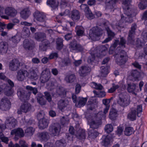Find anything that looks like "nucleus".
Returning a JSON list of instances; mask_svg holds the SVG:
<instances>
[{
    "mask_svg": "<svg viewBox=\"0 0 147 147\" xmlns=\"http://www.w3.org/2000/svg\"><path fill=\"white\" fill-rule=\"evenodd\" d=\"M90 111H86L84 114L90 127L88 130V138L92 140L98 136V132L94 129H97L101 124V119L102 117L105 118V114L108 111H100L97 113H90Z\"/></svg>",
    "mask_w": 147,
    "mask_h": 147,
    "instance_id": "1",
    "label": "nucleus"
},
{
    "mask_svg": "<svg viewBox=\"0 0 147 147\" xmlns=\"http://www.w3.org/2000/svg\"><path fill=\"white\" fill-rule=\"evenodd\" d=\"M131 2V0H124L123 1V4L125 6L123 7L124 13L129 18L134 17L136 15L135 10L130 8L128 6Z\"/></svg>",
    "mask_w": 147,
    "mask_h": 147,
    "instance_id": "2",
    "label": "nucleus"
},
{
    "mask_svg": "<svg viewBox=\"0 0 147 147\" xmlns=\"http://www.w3.org/2000/svg\"><path fill=\"white\" fill-rule=\"evenodd\" d=\"M126 43V40L123 37L120 38V41H119L118 40H115L114 43L109 48V53L110 54L112 53L118 45L122 48H125Z\"/></svg>",
    "mask_w": 147,
    "mask_h": 147,
    "instance_id": "3",
    "label": "nucleus"
},
{
    "mask_svg": "<svg viewBox=\"0 0 147 147\" xmlns=\"http://www.w3.org/2000/svg\"><path fill=\"white\" fill-rule=\"evenodd\" d=\"M61 126L58 123H53L49 126L48 131L49 134L51 136H58L61 131Z\"/></svg>",
    "mask_w": 147,
    "mask_h": 147,
    "instance_id": "4",
    "label": "nucleus"
},
{
    "mask_svg": "<svg viewBox=\"0 0 147 147\" xmlns=\"http://www.w3.org/2000/svg\"><path fill=\"white\" fill-rule=\"evenodd\" d=\"M130 102V99L128 95H124L122 93L119 95L117 103L120 106L126 107L129 105Z\"/></svg>",
    "mask_w": 147,
    "mask_h": 147,
    "instance_id": "5",
    "label": "nucleus"
},
{
    "mask_svg": "<svg viewBox=\"0 0 147 147\" xmlns=\"http://www.w3.org/2000/svg\"><path fill=\"white\" fill-rule=\"evenodd\" d=\"M69 48L70 51L74 52V51L77 52H81L84 49L83 47L81 44L77 43L76 40L71 42L69 44Z\"/></svg>",
    "mask_w": 147,
    "mask_h": 147,
    "instance_id": "6",
    "label": "nucleus"
},
{
    "mask_svg": "<svg viewBox=\"0 0 147 147\" xmlns=\"http://www.w3.org/2000/svg\"><path fill=\"white\" fill-rule=\"evenodd\" d=\"M137 28V25L136 23H135L131 24L127 37L128 42L132 44L134 42V36L136 34V31Z\"/></svg>",
    "mask_w": 147,
    "mask_h": 147,
    "instance_id": "7",
    "label": "nucleus"
},
{
    "mask_svg": "<svg viewBox=\"0 0 147 147\" xmlns=\"http://www.w3.org/2000/svg\"><path fill=\"white\" fill-rule=\"evenodd\" d=\"M23 46L26 50H32L35 47V43L31 39H25L23 42Z\"/></svg>",
    "mask_w": 147,
    "mask_h": 147,
    "instance_id": "8",
    "label": "nucleus"
},
{
    "mask_svg": "<svg viewBox=\"0 0 147 147\" xmlns=\"http://www.w3.org/2000/svg\"><path fill=\"white\" fill-rule=\"evenodd\" d=\"M127 53L123 50H121L120 52V56L116 60L117 64L119 65H122L126 62L127 60Z\"/></svg>",
    "mask_w": 147,
    "mask_h": 147,
    "instance_id": "9",
    "label": "nucleus"
},
{
    "mask_svg": "<svg viewBox=\"0 0 147 147\" xmlns=\"http://www.w3.org/2000/svg\"><path fill=\"white\" fill-rule=\"evenodd\" d=\"M11 105L9 99L7 97H4L1 99L0 109L4 108L5 109L4 110H5V109L9 110L11 107Z\"/></svg>",
    "mask_w": 147,
    "mask_h": 147,
    "instance_id": "10",
    "label": "nucleus"
},
{
    "mask_svg": "<svg viewBox=\"0 0 147 147\" xmlns=\"http://www.w3.org/2000/svg\"><path fill=\"white\" fill-rule=\"evenodd\" d=\"M80 8L81 10L85 12L86 16L89 19H92L94 18L93 14L87 5L82 4L80 6Z\"/></svg>",
    "mask_w": 147,
    "mask_h": 147,
    "instance_id": "11",
    "label": "nucleus"
},
{
    "mask_svg": "<svg viewBox=\"0 0 147 147\" xmlns=\"http://www.w3.org/2000/svg\"><path fill=\"white\" fill-rule=\"evenodd\" d=\"M33 16L37 21L40 22H44L46 19V16L42 13L38 11H35L33 13Z\"/></svg>",
    "mask_w": 147,
    "mask_h": 147,
    "instance_id": "12",
    "label": "nucleus"
},
{
    "mask_svg": "<svg viewBox=\"0 0 147 147\" xmlns=\"http://www.w3.org/2000/svg\"><path fill=\"white\" fill-rule=\"evenodd\" d=\"M50 73L47 72V69H45L42 72L40 78V82L42 83H47L50 80Z\"/></svg>",
    "mask_w": 147,
    "mask_h": 147,
    "instance_id": "13",
    "label": "nucleus"
},
{
    "mask_svg": "<svg viewBox=\"0 0 147 147\" xmlns=\"http://www.w3.org/2000/svg\"><path fill=\"white\" fill-rule=\"evenodd\" d=\"M11 135H15V139L17 140L19 138L24 136L23 130L21 128H18L12 130L11 132Z\"/></svg>",
    "mask_w": 147,
    "mask_h": 147,
    "instance_id": "14",
    "label": "nucleus"
},
{
    "mask_svg": "<svg viewBox=\"0 0 147 147\" xmlns=\"http://www.w3.org/2000/svg\"><path fill=\"white\" fill-rule=\"evenodd\" d=\"M91 68L86 65L81 66L79 69V74L81 76L84 77L90 72Z\"/></svg>",
    "mask_w": 147,
    "mask_h": 147,
    "instance_id": "15",
    "label": "nucleus"
},
{
    "mask_svg": "<svg viewBox=\"0 0 147 147\" xmlns=\"http://www.w3.org/2000/svg\"><path fill=\"white\" fill-rule=\"evenodd\" d=\"M20 66V63L18 60L14 59L10 62L9 68L11 71H15L18 69Z\"/></svg>",
    "mask_w": 147,
    "mask_h": 147,
    "instance_id": "16",
    "label": "nucleus"
},
{
    "mask_svg": "<svg viewBox=\"0 0 147 147\" xmlns=\"http://www.w3.org/2000/svg\"><path fill=\"white\" fill-rule=\"evenodd\" d=\"M50 42L48 40L44 39L39 45L40 50L45 51L50 46Z\"/></svg>",
    "mask_w": 147,
    "mask_h": 147,
    "instance_id": "17",
    "label": "nucleus"
},
{
    "mask_svg": "<svg viewBox=\"0 0 147 147\" xmlns=\"http://www.w3.org/2000/svg\"><path fill=\"white\" fill-rule=\"evenodd\" d=\"M49 124V121L47 119L43 118L39 121V128L41 129L47 128Z\"/></svg>",
    "mask_w": 147,
    "mask_h": 147,
    "instance_id": "18",
    "label": "nucleus"
},
{
    "mask_svg": "<svg viewBox=\"0 0 147 147\" xmlns=\"http://www.w3.org/2000/svg\"><path fill=\"white\" fill-rule=\"evenodd\" d=\"M8 48L7 42L2 41L0 42V54H3L7 53Z\"/></svg>",
    "mask_w": 147,
    "mask_h": 147,
    "instance_id": "19",
    "label": "nucleus"
},
{
    "mask_svg": "<svg viewBox=\"0 0 147 147\" xmlns=\"http://www.w3.org/2000/svg\"><path fill=\"white\" fill-rule=\"evenodd\" d=\"M129 76L133 77L135 80H138L140 74V72L136 69H132L129 72Z\"/></svg>",
    "mask_w": 147,
    "mask_h": 147,
    "instance_id": "20",
    "label": "nucleus"
},
{
    "mask_svg": "<svg viewBox=\"0 0 147 147\" xmlns=\"http://www.w3.org/2000/svg\"><path fill=\"white\" fill-rule=\"evenodd\" d=\"M35 39L38 41H42L46 38V34L42 32H37L34 35Z\"/></svg>",
    "mask_w": 147,
    "mask_h": 147,
    "instance_id": "21",
    "label": "nucleus"
},
{
    "mask_svg": "<svg viewBox=\"0 0 147 147\" xmlns=\"http://www.w3.org/2000/svg\"><path fill=\"white\" fill-rule=\"evenodd\" d=\"M71 18L74 21H78L80 18V12L77 10H73L71 13Z\"/></svg>",
    "mask_w": 147,
    "mask_h": 147,
    "instance_id": "22",
    "label": "nucleus"
},
{
    "mask_svg": "<svg viewBox=\"0 0 147 147\" xmlns=\"http://www.w3.org/2000/svg\"><path fill=\"white\" fill-rule=\"evenodd\" d=\"M75 135L77 138L80 140H83L86 138L85 131L82 129H79L76 133Z\"/></svg>",
    "mask_w": 147,
    "mask_h": 147,
    "instance_id": "23",
    "label": "nucleus"
},
{
    "mask_svg": "<svg viewBox=\"0 0 147 147\" xmlns=\"http://www.w3.org/2000/svg\"><path fill=\"white\" fill-rule=\"evenodd\" d=\"M17 11L12 7H8L5 10V13L7 15L11 17H14L17 13Z\"/></svg>",
    "mask_w": 147,
    "mask_h": 147,
    "instance_id": "24",
    "label": "nucleus"
},
{
    "mask_svg": "<svg viewBox=\"0 0 147 147\" xmlns=\"http://www.w3.org/2000/svg\"><path fill=\"white\" fill-rule=\"evenodd\" d=\"M59 3L58 0H47V4L54 9L57 8Z\"/></svg>",
    "mask_w": 147,
    "mask_h": 147,
    "instance_id": "25",
    "label": "nucleus"
},
{
    "mask_svg": "<svg viewBox=\"0 0 147 147\" xmlns=\"http://www.w3.org/2000/svg\"><path fill=\"white\" fill-rule=\"evenodd\" d=\"M87 101L86 98H79L76 103V106L78 107H81L85 105Z\"/></svg>",
    "mask_w": 147,
    "mask_h": 147,
    "instance_id": "26",
    "label": "nucleus"
},
{
    "mask_svg": "<svg viewBox=\"0 0 147 147\" xmlns=\"http://www.w3.org/2000/svg\"><path fill=\"white\" fill-rule=\"evenodd\" d=\"M92 32L94 35L97 36H100L103 33L102 29L97 26L94 27L92 28Z\"/></svg>",
    "mask_w": 147,
    "mask_h": 147,
    "instance_id": "27",
    "label": "nucleus"
},
{
    "mask_svg": "<svg viewBox=\"0 0 147 147\" xmlns=\"http://www.w3.org/2000/svg\"><path fill=\"white\" fill-rule=\"evenodd\" d=\"M68 103L69 102L67 100H60L58 102V107L60 110H62V109L67 107Z\"/></svg>",
    "mask_w": 147,
    "mask_h": 147,
    "instance_id": "28",
    "label": "nucleus"
},
{
    "mask_svg": "<svg viewBox=\"0 0 147 147\" xmlns=\"http://www.w3.org/2000/svg\"><path fill=\"white\" fill-rule=\"evenodd\" d=\"M86 105L87 110H92L97 107L96 103L92 100H88Z\"/></svg>",
    "mask_w": 147,
    "mask_h": 147,
    "instance_id": "29",
    "label": "nucleus"
},
{
    "mask_svg": "<svg viewBox=\"0 0 147 147\" xmlns=\"http://www.w3.org/2000/svg\"><path fill=\"white\" fill-rule=\"evenodd\" d=\"M19 143L21 145V146L17 143L13 144L12 142L11 141L9 142L8 145V147H28V144L24 141H20Z\"/></svg>",
    "mask_w": 147,
    "mask_h": 147,
    "instance_id": "30",
    "label": "nucleus"
},
{
    "mask_svg": "<svg viewBox=\"0 0 147 147\" xmlns=\"http://www.w3.org/2000/svg\"><path fill=\"white\" fill-rule=\"evenodd\" d=\"M37 102L41 105H45L46 102V101L44 98L43 95L41 93H38L36 96Z\"/></svg>",
    "mask_w": 147,
    "mask_h": 147,
    "instance_id": "31",
    "label": "nucleus"
},
{
    "mask_svg": "<svg viewBox=\"0 0 147 147\" xmlns=\"http://www.w3.org/2000/svg\"><path fill=\"white\" fill-rule=\"evenodd\" d=\"M30 14V11L28 8L24 9L20 12L21 17L25 19L28 18Z\"/></svg>",
    "mask_w": 147,
    "mask_h": 147,
    "instance_id": "32",
    "label": "nucleus"
},
{
    "mask_svg": "<svg viewBox=\"0 0 147 147\" xmlns=\"http://www.w3.org/2000/svg\"><path fill=\"white\" fill-rule=\"evenodd\" d=\"M116 0H106V7L107 9H112L115 5Z\"/></svg>",
    "mask_w": 147,
    "mask_h": 147,
    "instance_id": "33",
    "label": "nucleus"
},
{
    "mask_svg": "<svg viewBox=\"0 0 147 147\" xmlns=\"http://www.w3.org/2000/svg\"><path fill=\"white\" fill-rule=\"evenodd\" d=\"M7 121L8 123H7L6 125L9 127L10 129H12L15 127L16 120L15 119L12 117L10 118L7 120Z\"/></svg>",
    "mask_w": 147,
    "mask_h": 147,
    "instance_id": "34",
    "label": "nucleus"
},
{
    "mask_svg": "<svg viewBox=\"0 0 147 147\" xmlns=\"http://www.w3.org/2000/svg\"><path fill=\"white\" fill-rule=\"evenodd\" d=\"M76 79L75 75L71 74L67 75L65 78V80L67 83H71L74 82Z\"/></svg>",
    "mask_w": 147,
    "mask_h": 147,
    "instance_id": "35",
    "label": "nucleus"
},
{
    "mask_svg": "<svg viewBox=\"0 0 147 147\" xmlns=\"http://www.w3.org/2000/svg\"><path fill=\"white\" fill-rule=\"evenodd\" d=\"M13 90L11 87L6 86L4 88V93L5 95L7 96H11L13 94Z\"/></svg>",
    "mask_w": 147,
    "mask_h": 147,
    "instance_id": "36",
    "label": "nucleus"
},
{
    "mask_svg": "<svg viewBox=\"0 0 147 147\" xmlns=\"http://www.w3.org/2000/svg\"><path fill=\"white\" fill-rule=\"evenodd\" d=\"M136 111H131L128 114L127 118L131 121H133L136 119Z\"/></svg>",
    "mask_w": 147,
    "mask_h": 147,
    "instance_id": "37",
    "label": "nucleus"
},
{
    "mask_svg": "<svg viewBox=\"0 0 147 147\" xmlns=\"http://www.w3.org/2000/svg\"><path fill=\"white\" fill-rule=\"evenodd\" d=\"M25 72H26L27 71H23L21 70L18 71L17 76V78L18 81H22L24 80L25 77Z\"/></svg>",
    "mask_w": 147,
    "mask_h": 147,
    "instance_id": "38",
    "label": "nucleus"
},
{
    "mask_svg": "<svg viewBox=\"0 0 147 147\" xmlns=\"http://www.w3.org/2000/svg\"><path fill=\"white\" fill-rule=\"evenodd\" d=\"M63 40L61 38H58L56 41V48L58 50H60L62 49L63 47Z\"/></svg>",
    "mask_w": 147,
    "mask_h": 147,
    "instance_id": "39",
    "label": "nucleus"
},
{
    "mask_svg": "<svg viewBox=\"0 0 147 147\" xmlns=\"http://www.w3.org/2000/svg\"><path fill=\"white\" fill-rule=\"evenodd\" d=\"M135 132L134 128L131 127H128L125 128V134L127 136H129L134 133Z\"/></svg>",
    "mask_w": 147,
    "mask_h": 147,
    "instance_id": "40",
    "label": "nucleus"
},
{
    "mask_svg": "<svg viewBox=\"0 0 147 147\" xmlns=\"http://www.w3.org/2000/svg\"><path fill=\"white\" fill-rule=\"evenodd\" d=\"M38 137L40 138L43 140L47 141L49 138V135L47 132L43 131L39 133Z\"/></svg>",
    "mask_w": 147,
    "mask_h": 147,
    "instance_id": "41",
    "label": "nucleus"
},
{
    "mask_svg": "<svg viewBox=\"0 0 147 147\" xmlns=\"http://www.w3.org/2000/svg\"><path fill=\"white\" fill-rule=\"evenodd\" d=\"M66 145L65 140L63 139L57 141L55 143V147H65Z\"/></svg>",
    "mask_w": 147,
    "mask_h": 147,
    "instance_id": "42",
    "label": "nucleus"
},
{
    "mask_svg": "<svg viewBox=\"0 0 147 147\" xmlns=\"http://www.w3.org/2000/svg\"><path fill=\"white\" fill-rule=\"evenodd\" d=\"M140 1L138 5L139 8L141 10L145 9L147 7V0H140Z\"/></svg>",
    "mask_w": 147,
    "mask_h": 147,
    "instance_id": "43",
    "label": "nucleus"
},
{
    "mask_svg": "<svg viewBox=\"0 0 147 147\" xmlns=\"http://www.w3.org/2000/svg\"><path fill=\"white\" fill-rule=\"evenodd\" d=\"M76 30L78 36H83L84 32V28L80 26H76Z\"/></svg>",
    "mask_w": 147,
    "mask_h": 147,
    "instance_id": "44",
    "label": "nucleus"
},
{
    "mask_svg": "<svg viewBox=\"0 0 147 147\" xmlns=\"http://www.w3.org/2000/svg\"><path fill=\"white\" fill-rule=\"evenodd\" d=\"M17 94L20 99L22 101L25 100L26 98L25 92L23 90H18L17 92Z\"/></svg>",
    "mask_w": 147,
    "mask_h": 147,
    "instance_id": "45",
    "label": "nucleus"
},
{
    "mask_svg": "<svg viewBox=\"0 0 147 147\" xmlns=\"http://www.w3.org/2000/svg\"><path fill=\"white\" fill-rule=\"evenodd\" d=\"M31 108V105L29 103L25 102L22 104L20 110H30Z\"/></svg>",
    "mask_w": 147,
    "mask_h": 147,
    "instance_id": "46",
    "label": "nucleus"
},
{
    "mask_svg": "<svg viewBox=\"0 0 147 147\" xmlns=\"http://www.w3.org/2000/svg\"><path fill=\"white\" fill-rule=\"evenodd\" d=\"M136 85L134 84H128L127 90L129 93H135Z\"/></svg>",
    "mask_w": 147,
    "mask_h": 147,
    "instance_id": "47",
    "label": "nucleus"
},
{
    "mask_svg": "<svg viewBox=\"0 0 147 147\" xmlns=\"http://www.w3.org/2000/svg\"><path fill=\"white\" fill-rule=\"evenodd\" d=\"M34 131V129L32 127H29L25 130V134L27 136H31L33 135Z\"/></svg>",
    "mask_w": 147,
    "mask_h": 147,
    "instance_id": "48",
    "label": "nucleus"
},
{
    "mask_svg": "<svg viewBox=\"0 0 147 147\" xmlns=\"http://www.w3.org/2000/svg\"><path fill=\"white\" fill-rule=\"evenodd\" d=\"M105 29L107 32L108 36L113 39L115 35V33L110 30L109 27H105Z\"/></svg>",
    "mask_w": 147,
    "mask_h": 147,
    "instance_id": "49",
    "label": "nucleus"
},
{
    "mask_svg": "<svg viewBox=\"0 0 147 147\" xmlns=\"http://www.w3.org/2000/svg\"><path fill=\"white\" fill-rule=\"evenodd\" d=\"M46 87L51 90L55 88L54 83L51 79L46 83Z\"/></svg>",
    "mask_w": 147,
    "mask_h": 147,
    "instance_id": "50",
    "label": "nucleus"
},
{
    "mask_svg": "<svg viewBox=\"0 0 147 147\" xmlns=\"http://www.w3.org/2000/svg\"><path fill=\"white\" fill-rule=\"evenodd\" d=\"M90 85L92 88L97 90H101L103 88V86L101 84H97L94 82H92L91 83Z\"/></svg>",
    "mask_w": 147,
    "mask_h": 147,
    "instance_id": "51",
    "label": "nucleus"
},
{
    "mask_svg": "<svg viewBox=\"0 0 147 147\" xmlns=\"http://www.w3.org/2000/svg\"><path fill=\"white\" fill-rule=\"evenodd\" d=\"M109 68V66H102L100 67L102 74L104 75H107L109 73L108 70Z\"/></svg>",
    "mask_w": 147,
    "mask_h": 147,
    "instance_id": "52",
    "label": "nucleus"
},
{
    "mask_svg": "<svg viewBox=\"0 0 147 147\" xmlns=\"http://www.w3.org/2000/svg\"><path fill=\"white\" fill-rule=\"evenodd\" d=\"M62 63L63 67L69 66L71 63V60L68 57L64 58L63 60Z\"/></svg>",
    "mask_w": 147,
    "mask_h": 147,
    "instance_id": "53",
    "label": "nucleus"
},
{
    "mask_svg": "<svg viewBox=\"0 0 147 147\" xmlns=\"http://www.w3.org/2000/svg\"><path fill=\"white\" fill-rule=\"evenodd\" d=\"M103 103L105 106V108L104 110H108L110 107L109 103H110V99H104L102 100Z\"/></svg>",
    "mask_w": 147,
    "mask_h": 147,
    "instance_id": "54",
    "label": "nucleus"
},
{
    "mask_svg": "<svg viewBox=\"0 0 147 147\" xmlns=\"http://www.w3.org/2000/svg\"><path fill=\"white\" fill-rule=\"evenodd\" d=\"M117 111H110L109 117V118L112 120H114L115 119L117 116Z\"/></svg>",
    "mask_w": 147,
    "mask_h": 147,
    "instance_id": "55",
    "label": "nucleus"
},
{
    "mask_svg": "<svg viewBox=\"0 0 147 147\" xmlns=\"http://www.w3.org/2000/svg\"><path fill=\"white\" fill-rule=\"evenodd\" d=\"M113 129V127L111 124H108L106 125L105 127V130L107 133L111 132Z\"/></svg>",
    "mask_w": 147,
    "mask_h": 147,
    "instance_id": "56",
    "label": "nucleus"
},
{
    "mask_svg": "<svg viewBox=\"0 0 147 147\" xmlns=\"http://www.w3.org/2000/svg\"><path fill=\"white\" fill-rule=\"evenodd\" d=\"M104 137L105 138L102 141V144L103 145L105 146H107L109 144L110 140L108 136H104Z\"/></svg>",
    "mask_w": 147,
    "mask_h": 147,
    "instance_id": "57",
    "label": "nucleus"
},
{
    "mask_svg": "<svg viewBox=\"0 0 147 147\" xmlns=\"http://www.w3.org/2000/svg\"><path fill=\"white\" fill-rule=\"evenodd\" d=\"M30 78L31 79L36 80L38 79V76L36 71L34 70H32L30 73Z\"/></svg>",
    "mask_w": 147,
    "mask_h": 147,
    "instance_id": "58",
    "label": "nucleus"
},
{
    "mask_svg": "<svg viewBox=\"0 0 147 147\" xmlns=\"http://www.w3.org/2000/svg\"><path fill=\"white\" fill-rule=\"evenodd\" d=\"M26 88L27 90L31 91L34 95H36L38 92L36 88H33L29 86H27L26 87Z\"/></svg>",
    "mask_w": 147,
    "mask_h": 147,
    "instance_id": "59",
    "label": "nucleus"
},
{
    "mask_svg": "<svg viewBox=\"0 0 147 147\" xmlns=\"http://www.w3.org/2000/svg\"><path fill=\"white\" fill-rule=\"evenodd\" d=\"M23 33L25 38L28 37L30 34V30L28 28H24L23 29Z\"/></svg>",
    "mask_w": 147,
    "mask_h": 147,
    "instance_id": "60",
    "label": "nucleus"
},
{
    "mask_svg": "<svg viewBox=\"0 0 147 147\" xmlns=\"http://www.w3.org/2000/svg\"><path fill=\"white\" fill-rule=\"evenodd\" d=\"M0 138L2 141L6 144H7L9 141V139L8 138L5 137L3 134L2 133H0Z\"/></svg>",
    "mask_w": 147,
    "mask_h": 147,
    "instance_id": "61",
    "label": "nucleus"
},
{
    "mask_svg": "<svg viewBox=\"0 0 147 147\" xmlns=\"http://www.w3.org/2000/svg\"><path fill=\"white\" fill-rule=\"evenodd\" d=\"M20 38L18 35H15L11 38V40L14 43H18L20 40Z\"/></svg>",
    "mask_w": 147,
    "mask_h": 147,
    "instance_id": "62",
    "label": "nucleus"
},
{
    "mask_svg": "<svg viewBox=\"0 0 147 147\" xmlns=\"http://www.w3.org/2000/svg\"><path fill=\"white\" fill-rule=\"evenodd\" d=\"M69 122V119L68 117L65 118L63 117L61 120V123L63 125L67 124Z\"/></svg>",
    "mask_w": 147,
    "mask_h": 147,
    "instance_id": "63",
    "label": "nucleus"
},
{
    "mask_svg": "<svg viewBox=\"0 0 147 147\" xmlns=\"http://www.w3.org/2000/svg\"><path fill=\"white\" fill-rule=\"evenodd\" d=\"M44 94L46 100L49 102H51L52 100V98L49 92H45Z\"/></svg>",
    "mask_w": 147,
    "mask_h": 147,
    "instance_id": "64",
    "label": "nucleus"
}]
</instances>
